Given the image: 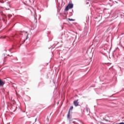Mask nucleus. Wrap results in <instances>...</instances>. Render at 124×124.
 Wrapping results in <instances>:
<instances>
[{
	"instance_id": "obj_1",
	"label": "nucleus",
	"mask_w": 124,
	"mask_h": 124,
	"mask_svg": "<svg viewBox=\"0 0 124 124\" xmlns=\"http://www.w3.org/2000/svg\"><path fill=\"white\" fill-rule=\"evenodd\" d=\"M73 8V4L69 3L65 8V11H68L69 9H72Z\"/></svg>"
},
{
	"instance_id": "obj_2",
	"label": "nucleus",
	"mask_w": 124,
	"mask_h": 124,
	"mask_svg": "<svg viewBox=\"0 0 124 124\" xmlns=\"http://www.w3.org/2000/svg\"><path fill=\"white\" fill-rule=\"evenodd\" d=\"M5 82L1 79L0 78V87H3Z\"/></svg>"
},
{
	"instance_id": "obj_3",
	"label": "nucleus",
	"mask_w": 124,
	"mask_h": 124,
	"mask_svg": "<svg viewBox=\"0 0 124 124\" xmlns=\"http://www.w3.org/2000/svg\"><path fill=\"white\" fill-rule=\"evenodd\" d=\"M67 118L68 119H71V115H70V110H69L68 114L67 115Z\"/></svg>"
},
{
	"instance_id": "obj_4",
	"label": "nucleus",
	"mask_w": 124,
	"mask_h": 124,
	"mask_svg": "<svg viewBox=\"0 0 124 124\" xmlns=\"http://www.w3.org/2000/svg\"><path fill=\"white\" fill-rule=\"evenodd\" d=\"M74 104L75 106H76V107H77V106H78V102L77 101V100L74 101Z\"/></svg>"
},
{
	"instance_id": "obj_5",
	"label": "nucleus",
	"mask_w": 124,
	"mask_h": 124,
	"mask_svg": "<svg viewBox=\"0 0 124 124\" xmlns=\"http://www.w3.org/2000/svg\"><path fill=\"white\" fill-rule=\"evenodd\" d=\"M68 20L69 21H74V19H71V18H68Z\"/></svg>"
},
{
	"instance_id": "obj_6",
	"label": "nucleus",
	"mask_w": 124,
	"mask_h": 124,
	"mask_svg": "<svg viewBox=\"0 0 124 124\" xmlns=\"http://www.w3.org/2000/svg\"><path fill=\"white\" fill-rule=\"evenodd\" d=\"M72 109H73V106H71V107L70 108L69 111H70V110H72Z\"/></svg>"
},
{
	"instance_id": "obj_7",
	"label": "nucleus",
	"mask_w": 124,
	"mask_h": 124,
	"mask_svg": "<svg viewBox=\"0 0 124 124\" xmlns=\"http://www.w3.org/2000/svg\"><path fill=\"white\" fill-rule=\"evenodd\" d=\"M85 109L87 112H89V108H86Z\"/></svg>"
},
{
	"instance_id": "obj_8",
	"label": "nucleus",
	"mask_w": 124,
	"mask_h": 124,
	"mask_svg": "<svg viewBox=\"0 0 124 124\" xmlns=\"http://www.w3.org/2000/svg\"><path fill=\"white\" fill-rule=\"evenodd\" d=\"M124 124V123L122 122V123H119V124Z\"/></svg>"
},
{
	"instance_id": "obj_9",
	"label": "nucleus",
	"mask_w": 124,
	"mask_h": 124,
	"mask_svg": "<svg viewBox=\"0 0 124 124\" xmlns=\"http://www.w3.org/2000/svg\"><path fill=\"white\" fill-rule=\"evenodd\" d=\"M11 50H12V49H11V48H10V49H9V51H10V52H11Z\"/></svg>"
},
{
	"instance_id": "obj_10",
	"label": "nucleus",
	"mask_w": 124,
	"mask_h": 124,
	"mask_svg": "<svg viewBox=\"0 0 124 124\" xmlns=\"http://www.w3.org/2000/svg\"><path fill=\"white\" fill-rule=\"evenodd\" d=\"M25 41H26V40H24V42H25Z\"/></svg>"
}]
</instances>
